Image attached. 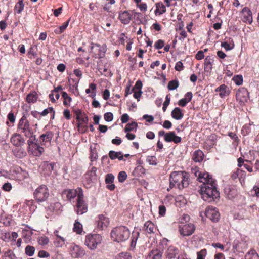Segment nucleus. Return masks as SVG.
Returning a JSON list of instances; mask_svg holds the SVG:
<instances>
[{"label": "nucleus", "instance_id": "6", "mask_svg": "<svg viewBox=\"0 0 259 259\" xmlns=\"http://www.w3.org/2000/svg\"><path fill=\"white\" fill-rule=\"evenodd\" d=\"M102 241V237L100 234H90L85 237V244L91 250H94L101 243Z\"/></svg>", "mask_w": 259, "mask_h": 259}, {"label": "nucleus", "instance_id": "19", "mask_svg": "<svg viewBox=\"0 0 259 259\" xmlns=\"http://www.w3.org/2000/svg\"><path fill=\"white\" fill-rule=\"evenodd\" d=\"M164 141L166 142H173L175 144H178L182 141V138L176 135L174 132L166 133L164 137Z\"/></svg>", "mask_w": 259, "mask_h": 259}, {"label": "nucleus", "instance_id": "55", "mask_svg": "<svg viewBox=\"0 0 259 259\" xmlns=\"http://www.w3.org/2000/svg\"><path fill=\"white\" fill-rule=\"evenodd\" d=\"M164 41L162 39H159L154 44V47L156 49H162L164 46Z\"/></svg>", "mask_w": 259, "mask_h": 259}, {"label": "nucleus", "instance_id": "42", "mask_svg": "<svg viewBox=\"0 0 259 259\" xmlns=\"http://www.w3.org/2000/svg\"><path fill=\"white\" fill-rule=\"evenodd\" d=\"M2 259H16V256L11 250H8L4 253Z\"/></svg>", "mask_w": 259, "mask_h": 259}, {"label": "nucleus", "instance_id": "4", "mask_svg": "<svg viewBox=\"0 0 259 259\" xmlns=\"http://www.w3.org/2000/svg\"><path fill=\"white\" fill-rule=\"evenodd\" d=\"M29 115L27 113H23L21 118L19 120L17 125V132L23 134L25 137L34 134L35 130L33 128V125H31L27 119Z\"/></svg>", "mask_w": 259, "mask_h": 259}, {"label": "nucleus", "instance_id": "32", "mask_svg": "<svg viewBox=\"0 0 259 259\" xmlns=\"http://www.w3.org/2000/svg\"><path fill=\"white\" fill-rule=\"evenodd\" d=\"M7 121L6 122V125L9 127H12L14 125V123L16 120V116L12 112H10L8 113L7 116Z\"/></svg>", "mask_w": 259, "mask_h": 259}, {"label": "nucleus", "instance_id": "60", "mask_svg": "<svg viewBox=\"0 0 259 259\" xmlns=\"http://www.w3.org/2000/svg\"><path fill=\"white\" fill-rule=\"evenodd\" d=\"M49 113H55V111L52 107L45 109L41 113H40V114L41 116H45L47 115Z\"/></svg>", "mask_w": 259, "mask_h": 259}, {"label": "nucleus", "instance_id": "38", "mask_svg": "<svg viewBox=\"0 0 259 259\" xmlns=\"http://www.w3.org/2000/svg\"><path fill=\"white\" fill-rule=\"evenodd\" d=\"M62 96L64 99L63 105L65 106H70V103L72 101V98L65 92H62Z\"/></svg>", "mask_w": 259, "mask_h": 259}, {"label": "nucleus", "instance_id": "5", "mask_svg": "<svg viewBox=\"0 0 259 259\" xmlns=\"http://www.w3.org/2000/svg\"><path fill=\"white\" fill-rule=\"evenodd\" d=\"M78 198L74 207V210L78 215H81L88 211V205L83 199L84 195L81 188H79Z\"/></svg>", "mask_w": 259, "mask_h": 259}, {"label": "nucleus", "instance_id": "51", "mask_svg": "<svg viewBox=\"0 0 259 259\" xmlns=\"http://www.w3.org/2000/svg\"><path fill=\"white\" fill-rule=\"evenodd\" d=\"M121 154V152H116L113 150L110 151L109 152V157L111 160H115L117 158L118 155Z\"/></svg>", "mask_w": 259, "mask_h": 259}, {"label": "nucleus", "instance_id": "22", "mask_svg": "<svg viewBox=\"0 0 259 259\" xmlns=\"http://www.w3.org/2000/svg\"><path fill=\"white\" fill-rule=\"evenodd\" d=\"M215 92H219V96L222 98H224L228 96L230 91L229 87L225 84H222L215 89Z\"/></svg>", "mask_w": 259, "mask_h": 259}, {"label": "nucleus", "instance_id": "59", "mask_svg": "<svg viewBox=\"0 0 259 259\" xmlns=\"http://www.w3.org/2000/svg\"><path fill=\"white\" fill-rule=\"evenodd\" d=\"M228 135L232 139L234 140V142L236 143V145H238V142L239 141V139L238 138V137L237 135L235 133L233 132H229L228 133Z\"/></svg>", "mask_w": 259, "mask_h": 259}, {"label": "nucleus", "instance_id": "13", "mask_svg": "<svg viewBox=\"0 0 259 259\" xmlns=\"http://www.w3.org/2000/svg\"><path fill=\"white\" fill-rule=\"evenodd\" d=\"M249 93L244 88L239 89L236 93V98L237 101H238L240 105H244L246 102H247L248 99Z\"/></svg>", "mask_w": 259, "mask_h": 259}, {"label": "nucleus", "instance_id": "12", "mask_svg": "<svg viewBox=\"0 0 259 259\" xmlns=\"http://www.w3.org/2000/svg\"><path fill=\"white\" fill-rule=\"evenodd\" d=\"M77 120V128L79 133L82 134L85 133L88 128V124L89 118L87 115H83V116L80 117Z\"/></svg>", "mask_w": 259, "mask_h": 259}, {"label": "nucleus", "instance_id": "27", "mask_svg": "<svg viewBox=\"0 0 259 259\" xmlns=\"http://www.w3.org/2000/svg\"><path fill=\"white\" fill-rule=\"evenodd\" d=\"M171 117L177 120H181L184 117V113L181 109L179 107H175L171 112Z\"/></svg>", "mask_w": 259, "mask_h": 259}, {"label": "nucleus", "instance_id": "26", "mask_svg": "<svg viewBox=\"0 0 259 259\" xmlns=\"http://www.w3.org/2000/svg\"><path fill=\"white\" fill-rule=\"evenodd\" d=\"M162 252L158 249H152L147 255V259H161Z\"/></svg>", "mask_w": 259, "mask_h": 259}, {"label": "nucleus", "instance_id": "23", "mask_svg": "<svg viewBox=\"0 0 259 259\" xmlns=\"http://www.w3.org/2000/svg\"><path fill=\"white\" fill-rule=\"evenodd\" d=\"M44 151V148L40 146L38 143L33 145L30 150H28V152H31L34 156H40Z\"/></svg>", "mask_w": 259, "mask_h": 259}, {"label": "nucleus", "instance_id": "56", "mask_svg": "<svg viewBox=\"0 0 259 259\" xmlns=\"http://www.w3.org/2000/svg\"><path fill=\"white\" fill-rule=\"evenodd\" d=\"M97 171V168L96 167H92L91 170L88 172L86 173L85 175V177L87 178L89 176V178L91 179V178L93 176H96V172Z\"/></svg>", "mask_w": 259, "mask_h": 259}, {"label": "nucleus", "instance_id": "31", "mask_svg": "<svg viewBox=\"0 0 259 259\" xmlns=\"http://www.w3.org/2000/svg\"><path fill=\"white\" fill-rule=\"evenodd\" d=\"M32 231L29 229H23L22 230V237L25 242L29 243L32 239Z\"/></svg>", "mask_w": 259, "mask_h": 259}, {"label": "nucleus", "instance_id": "15", "mask_svg": "<svg viewBox=\"0 0 259 259\" xmlns=\"http://www.w3.org/2000/svg\"><path fill=\"white\" fill-rule=\"evenodd\" d=\"M70 253L73 258L82 257L85 254V250L78 245L73 244L70 248Z\"/></svg>", "mask_w": 259, "mask_h": 259}, {"label": "nucleus", "instance_id": "57", "mask_svg": "<svg viewBox=\"0 0 259 259\" xmlns=\"http://www.w3.org/2000/svg\"><path fill=\"white\" fill-rule=\"evenodd\" d=\"M147 160L150 165H156L157 164V158L155 156H149Z\"/></svg>", "mask_w": 259, "mask_h": 259}, {"label": "nucleus", "instance_id": "48", "mask_svg": "<svg viewBox=\"0 0 259 259\" xmlns=\"http://www.w3.org/2000/svg\"><path fill=\"white\" fill-rule=\"evenodd\" d=\"M35 250V248L33 246L30 245H27L25 249L26 254L29 256H32L33 255Z\"/></svg>", "mask_w": 259, "mask_h": 259}, {"label": "nucleus", "instance_id": "35", "mask_svg": "<svg viewBox=\"0 0 259 259\" xmlns=\"http://www.w3.org/2000/svg\"><path fill=\"white\" fill-rule=\"evenodd\" d=\"M70 20V18L69 19L65 22L63 23L61 26H60V27L55 29L54 30V32L56 34H61L68 27Z\"/></svg>", "mask_w": 259, "mask_h": 259}, {"label": "nucleus", "instance_id": "33", "mask_svg": "<svg viewBox=\"0 0 259 259\" xmlns=\"http://www.w3.org/2000/svg\"><path fill=\"white\" fill-rule=\"evenodd\" d=\"M224 193L229 199H233L237 195V191L235 189L230 188V187L226 188L224 190Z\"/></svg>", "mask_w": 259, "mask_h": 259}, {"label": "nucleus", "instance_id": "20", "mask_svg": "<svg viewBox=\"0 0 259 259\" xmlns=\"http://www.w3.org/2000/svg\"><path fill=\"white\" fill-rule=\"evenodd\" d=\"M132 14L128 11H121L119 14V19L121 22L124 24H128L130 23Z\"/></svg>", "mask_w": 259, "mask_h": 259}, {"label": "nucleus", "instance_id": "3", "mask_svg": "<svg viewBox=\"0 0 259 259\" xmlns=\"http://www.w3.org/2000/svg\"><path fill=\"white\" fill-rule=\"evenodd\" d=\"M130 234V231L127 227L119 226L113 228L110 233V236L113 241L121 242L127 240Z\"/></svg>", "mask_w": 259, "mask_h": 259}, {"label": "nucleus", "instance_id": "16", "mask_svg": "<svg viewBox=\"0 0 259 259\" xmlns=\"http://www.w3.org/2000/svg\"><path fill=\"white\" fill-rule=\"evenodd\" d=\"M11 143L17 147H21L25 143V140L19 133L13 134L10 138Z\"/></svg>", "mask_w": 259, "mask_h": 259}, {"label": "nucleus", "instance_id": "14", "mask_svg": "<svg viewBox=\"0 0 259 259\" xmlns=\"http://www.w3.org/2000/svg\"><path fill=\"white\" fill-rule=\"evenodd\" d=\"M80 187H78L76 189H66L62 192V197L63 199L67 201H71L72 199H74L79 194L78 189Z\"/></svg>", "mask_w": 259, "mask_h": 259}, {"label": "nucleus", "instance_id": "30", "mask_svg": "<svg viewBox=\"0 0 259 259\" xmlns=\"http://www.w3.org/2000/svg\"><path fill=\"white\" fill-rule=\"evenodd\" d=\"M155 6V14L156 15H160L166 12V7L162 2L156 3Z\"/></svg>", "mask_w": 259, "mask_h": 259}, {"label": "nucleus", "instance_id": "8", "mask_svg": "<svg viewBox=\"0 0 259 259\" xmlns=\"http://www.w3.org/2000/svg\"><path fill=\"white\" fill-rule=\"evenodd\" d=\"M107 51V47L105 44L101 45L98 43L91 44V52L93 56L96 58H102L105 56Z\"/></svg>", "mask_w": 259, "mask_h": 259}, {"label": "nucleus", "instance_id": "47", "mask_svg": "<svg viewBox=\"0 0 259 259\" xmlns=\"http://www.w3.org/2000/svg\"><path fill=\"white\" fill-rule=\"evenodd\" d=\"M190 220V216L187 214H183L179 219L180 225H184Z\"/></svg>", "mask_w": 259, "mask_h": 259}, {"label": "nucleus", "instance_id": "17", "mask_svg": "<svg viewBox=\"0 0 259 259\" xmlns=\"http://www.w3.org/2000/svg\"><path fill=\"white\" fill-rule=\"evenodd\" d=\"M192 171L194 174L195 177L197 178V180L201 183L206 182L207 179L212 177L211 175L207 172L200 171L198 167L193 168Z\"/></svg>", "mask_w": 259, "mask_h": 259}, {"label": "nucleus", "instance_id": "49", "mask_svg": "<svg viewBox=\"0 0 259 259\" xmlns=\"http://www.w3.org/2000/svg\"><path fill=\"white\" fill-rule=\"evenodd\" d=\"M132 256L128 252H121L116 257V259H131Z\"/></svg>", "mask_w": 259, "mask_h": 259}, {"label": "nucleus", "instance_id": "40", "mask_svg": "<svg viewBox=\"0 0 259 259\" xmlns=\"http://www.w3.org/2000/svg\"><path fill=\"white\" fill-rule=\"evenodd\" d=\"M24 7L23 0H18V2L15 5L14 10L16 11L18 14H20L24 9Z\"/></svg>", "mask_w": 259, "mask_h": 259}, {"label": "nucleus", "instance_id": "7", "mask_svg": "<svg viewBox=\"0 0 259 259\" xmlns=\"http://www.w3.org/2000/svg\"><path fill=\"white\" fill-rule=\"evenodd\" d=\"M34 198L38 202L46 201L49 196V189L45 185L38 186L33 193Z\"/></svg>", "mask_w": 259, "mask_h": 259}, {"label": "nucleus", "instance_id": "52", "mask_svg": "<svg viewBox=\"0 0 259 259\" xmlns=\"http://www.w3.org/2000/svg\"><path fill=\"white\" fill-rule=\"evenodd\" d=\"M127 177V174L125 171H120L118 175V179L119 182L121 183L124 182L125 180L126 179Z\"/></svg>", "mask_w": 259, "mask_h": 259}, {"label": "nucleus", "instance_id": "25", "mask_svg": "<svg viewBox=\"0 0 259 259\" xmlns=\"http://www.w3.org/2000/svg\"><path fill=\"white\" fill-rule=\"evenodd\" d=\"M179 252V250L177 248L174 246H169L165 252V256L168 259L174 258L178 254Z\"/></svg>", "mask_w": 259, "mask_h": 259}, {"label": "nucleus", "instance_id": "10", "mask_svg": "<svg viewBox=\"0 0 259 259\" xmlns=\"http://www.w3.org/2000/svg\"><path fill=\"white\" fill-rule=\"evenodd\" d=\"M97 228L100 230L106 229L109 224V218L103 214H99L95 220Z\"/></svg>", "mask_w": 259, "mask_h": 259}, {"label": "nucleus", "instance_id": "18", "mask_svg": "<svg viewBox=\"0 0 259 259\" xmlns=\"http://www.w3.org/2000/svg\"><path fill=\"white\" fill-rule=\"evenodd\" d=\"M241 20L243 22L251 24L253 21L252 12L248 7H244L241 12Z\"/></svg>", "mask_w": 259, "mask_h": 259}, {"label": "nucleus", "instance_id": "61", "mask_svg": "<svg viewBox=\"0 0 259 259\" xmlns=\"http://www.w3.org/2000/svg\"><path fill=\"white\" fill-rule=\"evenodd\" d=\"M170 98L169 97V95H167L166 96L165 101H164V102L163 104L162 110H163V112L166 111L167 108L170 103Z\"/></svg>", "mask_w": 259, "mask_h": 259}, {"label": "nucleus", "instance_id": "62", "mask_svg": "<svg viewBox=\"0 0 259 259\" xmlns=\"http://www.w3.org/2000/svg\"><path fill=\"white\" fill-rule=\"evenodd\" d=\"M136 6L140 9L141 11L143 12H146L147 10V6L146 3H139V4H136Z\"/></svg>", "mask_w": 259, "mask_h": 259}, {"label": "nucleus", "instance_id": "21", "mask_svg": "<svg viewBox=\"0 0 259 259\" xmlns=\"http://www.w3.org/2000/svg\"><path fill=\"white\" fill-rule=\"evenodd\" d=\"M54 134L51 131H48L45 134L41 135L39 137V142L41 145H46L47 143H50Z\"/></svg>", "mask_w": 259, "mask_h": 259}, {"label": "nucleus", "instance_id": "34", "mask_svg": "<svg viewBox=\"0 0 259 259\" xmlns=\"http://www.w3.org/2000/svg\"><path fill=\"white\" fill-rule=\"evenodd\" d=\"M37 100V94L35 92H31L27 95L26 101L28 103H34Z\"/></svg>", "mask_w": 259, "mask_h": 259}, {"label": "nucleus", "instance_id": "50", "mask_svg": "<svg viewBox=\"0 0 259 259\" xmlns=\"http://www.w3.org/2000/svg\"><path fill=\"white\" fill-rule=\"evenodd\" d=\"M233 80L237 85H240L243 83V77L241 75H235L233 78Z\"/></svg>", "mask_w": 259, "mask_h": 259}, {"label": "nucleus", "instance_id": "29", "mask_svg": "<svg viewBox=\"0 0 259 259\" xmlns=\"http://www.w3.org/2000/svg\"><path fill=\"white\" fill-rule=\"evenodd\" d=\"M203 152L201 150H197L193 153L192 155V159L195 162H200L204 158Z\"/></svg>", "mask_w": 259, "mask_h": 259}, {"label": "nucleus", "instance_id": "46", "mask_svg": "<svg viewBox=\"0 0 259 259\" xmlns=\"http://www.w3.org/2000/svg\"><path fill=\"white\" fill-rule=\"evenodd\" d=\"M179 86V81L175 79L170 81L168 82L167 88L169 90H173L177 89Z\"/></svg>", "mask_w": 259, "mask_h": 259}, {"label": "nucleus", "instance_id": "28", "mask_svg": "<svg viewBox=\"0 0 259 259\" xmlns=\"http://www.w3.org/2000/svg\"><path fill=\"white\" fill-rule=\"evenodd\" d=\"M143 230L149 234L154 233L156 230L154 224L151 221H147L145 223Z\"/></svg>", "mask_w": 259, "mask_h": 259}, {"label": "nucleus", "instance_id": "43", "mask_svg": "<svg viewBox=\"0 0 259 259\" xmlns=\"http://www.w3.org/2000/svg\"><path fill=\"white\" fill-rule=\"evenodd\" d=\"M14 155L17 158H21L26 155V152L22 149H15L13 151Z\"/></svg>", "mask_w": 259, "mask_h": 259}, {"label": "nucleus", "instance_id": "58", "mask_svg": "<svg viewBox=\"0 0 259 259\" xmlns=\"http://www.w3.org/2000/svg\"><path fill=\"white\" fill-rule=\"evenodd\" d=\"M114 180V177L112 174H108L106 176L105 183L106 184L113 183Z\"/></svg>", "mask_w": 259, "mask_h": 259}, {"label": "nucleus", "instance_id": "1", "mask_svg": "<svg viewBox=\"0 0 259 259\" xmlns=\"http://www.w3.org/2000/svg\"><path fill=\"white\" fill-rule=\"evenodd\" d=\"M202 183L199 192L204 201L210 202L220 197V193L217 189L216 181L212 177Z\"/></svg>", "mask_w": 259, "mask_h": 259}, {"label": "nucleus", "instance_id": "2", "mask_svg": "<svg viewBox=\"0 0 259 259\" xmlns=\"http://www.w3.org/2000/svg\"><path fill=\"white\" fill-rule=\"evenodd\" d=\"M169 187L167 190L176 187L180 190L188 187L190 184V175L185 171H175L172 172L169 177Z\"/></svg>", "mask_w": 259, "mask_h": 259}, {"label": "nucleus", "instance_id": "44", "mask_svg": "<svg viewBox=\"0 0 259 259\" xmlns=\"http://www.w3.org/2000/svg\"><path fill=\"white\" fill-rule=\"evenodd\" d=\"M54 245L57 247H62L65 244V239L61 236H58V238H56L54 242Z\"/></svg>", "mask_w": 259, "mask_h": 259}, {"label": "nucleus", "instance_id": "53", "mask_svg": "<svg viewBox=\"0 0 259 259\" xmlns=\"http://www.w3.org/2000/svg\"><path fill=\"white\" fill-rule=\"evenodd\" d=\"M73 111L75 115L76 119H79V118L83 116V115H87L84 112H83L82 110L79 109H74Z\"/></svg>", "mask_w": 259, "mask_h": 259}, {"label": "nucleus", "instance_id": "64", "mask_svg": "<svg viewBox=\"0 0 259 259\" xmlns=\"http://www.w3.org/2000/svg\"><path fill=\"white\" fill-rule=\"evenodd\" d=\"M206 254V250L205 249L201 250L200 251L197 252V259H204V257Z\"/></svg>", "mask_w": 259, "mask_h": 259}, {"label": "nucleus", "instance_id": "11", "mask_svg": "<svg viewBox=\"0 0 259 259\" xmlns=\"http://www.w3.org/2000/svg\"><path fill=\"white\" fill-rule=\"evenodd\" d=\"M205 215L213 222H217L220 218L218 209L213 206H209L206 208Z\"/></svg>", "mask_w": 259, "mask_h": 259}, {"label": "nucleus", "instance_id": "45", "mask_svg": "<svg viewBox=\"0 0 259 259\" xmlns=\"http://www.w3.org/2000/svg\"><path fill=\"white\" fill-rule=\"evenodd\" d=\"M97 88V85L96 84L92 83L89 84V88L85 90V92L87 94H89L91 93V90H92L93 92V94L90 95L91 97L92 98H94L96 96V93L94 92L95 91H96Z\"/></svg>", "mask_w": 259, "mask_h": 259}, {"label": "nucleus", "instance_id": "37", "mask_svg": "<svg viewBox=\"0 0 259 259\" xmlns=\"http://www.w3.org/2000/svg\"><path fill=\"white\" fill-rule=\"evenodd\" d=\"M26 138H28L29 139L27 140V144L28 145V150H30L31 148L32 147L33 145L35 144H37L35 142L36 140V135L34 134H31L29 136H26Z\"/></svg>", "mask_w": 259, "mask_h": 259}, {"label": "nucleus", "instance_id": "54", "mask_svg": "<svg viewBox=\"0 0 259 259\" xmlns=\"http://www.w3.org/2000/svg\"><path fill=\"white\" fill-rule=\"evenodd\" d=\"M90 158L91 161H95L98 158V153L95 149H91Z\"/></svg>", "mask_w": 259, "mask_h": 259}, {"label": "nucleus", "instance_id": "36", "mask_svg": "<svg viewBox=\"0 0 259 259\" xmlns=\"http://www.w3.org/2000/svg\"><path fill=\"white\" fill-rule=\"evenodd\" d=\"M245 259H259V255L255 250L251 249L246 254Z\"/></svg>", "mask_w": 259, "mask_h": 259}, {"label": "nucleus", "instance_id": "9", "mask_svg": "<svg viewBox=\"0 0 259 259\" xmlns=\"http://www.w3.org/2000/svg\"><path fill=\"white\" fill-rule=\"evenodd\" d=\"M179 231L180 234L183 236L191 235L195 230V226L192 223H188L184 225H179Z\"/></svg>", "mask_w": 259, "mask_h": 259}, {"label": "nucleus", "instance_id": "24", "mask_svg": "<svg viewBox=\"0 0 259 259\" xmlns=\"http://www.w3.org/2000/svg\"><path fill=\"white\" fill-rule=\"evenodd\" d=\"M214 57L207 56L204 60V70L207 72H210L212 69V65L214 62Z\"/></svg>", "mask_w": 259, "mask_h": 259}, {"label": "nucleus", "instance_id": "41", "mask_svg": "<svg viewBox=\"0 0 259 259\" xmlns=\"http://www.w3.org/2000/svg\"><path fill=\"white\" fill-rule=\"evenodd\" d=\"M138 124L136 122H132L127 124L124 128L125 132H130L134 130L136 131Z\"/></svg>", "mask_w": 259, "mask_h": 259}, {"label": "nucleus", "instance_id": "39", "mask_svg": "<svg viewBox=\"0 0 259 259\" xmlns=\"http://www.w3.org/2000/svg\"><path fill=\"white\" fill-rule=\"evenodd\" d=\"M73 230V231L76 232L77 234H80L83 230L82 224L76 220L74 224Z\"/></svg>", "mask_w": 259, "mask_h": 259}, {"label": "nucleus", "instance_id": "63", "mask_svg": "<svg viewBox=\"0 0 259 259\" xmlns=\"http://www.w3.org/2000/svg\"><path fill=\"white\" fill-rule=\"evenodd\" d=\"M104 118L106 121H111L113 118V115L111 112H107L104 114Z\"/></svg>", "mask_w": 259, "mask_h": 259}]
</instances>
